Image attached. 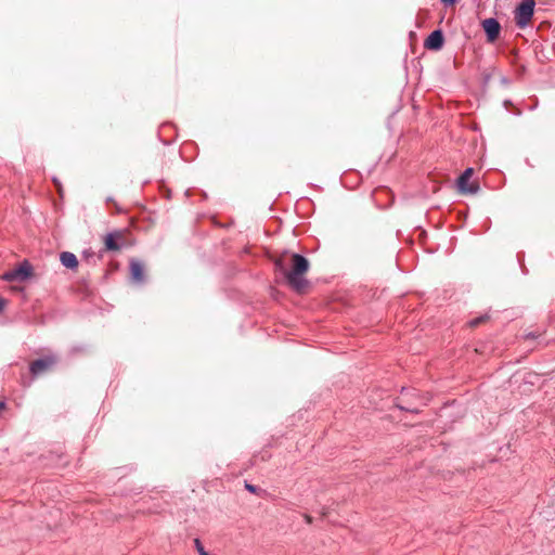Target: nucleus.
Instances as JSON below:
<instances>
[{
	"label": "nucleus",
	"instance_id": "obj_12",
	"mask_svg": "<svg viewBox=\"0 0 555 555\" xmlns=\"http://www.w3.org/2000/svg\"><path fill=\"white\" fill-rule=\"evenodd\" d=\"M487 317L486 315H482V317H479V318H475L473 320L469 321V325L472 327L474 326H477L478 324H480L481 322H483V320L486 319Z\"/></svg>",
	"mask_w": 555,
	"mask_h": 555
},
{
	"label": "nucleus",
	"instance_id": "obj_8",
	"mask_svg": "<svg viewBox=\"0 0 555 555\" xmlns=\"http://www.w3.org/2000/svg\"><path fill=\"white\" fill-rule=\"evenodd\" d=\"M131 279L137 283L144 281L143 264L139 260L130 261Z\"/></svg>",
	"mask_w": 555,
	"mask_h": 555
},
{
	"label": "nucleus",
	"instance_id": "obj_10",
	"mask_svg": "<svg viewBox=\"0 0 555 555\" xmlns=\"http://www.w3.org/2000/svg\"><path fill=\"white\" fill-rule=\"evenodd\" d=\"M121 234L119 232L108 233L105 236L104 243L107 250H119L120 245L117 243V238H119Z\"/></svg>",
	"mask_w": 555,
	"mask_h": 555
},
{
	"label": "nucleus",
	"instance_id": "obj_6",
	"mask_svg": "<svg viewBox=\"0 0 555 555\" xmlns=\"http://www.w3.org/2000/svg\"><path fill=\"white\" fill-rule=\"evenodd\" d=\"M55 363H56V358L52 357V356L35 360L30 364V372L33 375H39V374L43 373L44 371H47L48 369H50Z\"/></svg>",
	"mask_w": 555,
	"mask_h": 555
},
{
	"label": "nucleus",
	"instance_id": "obj_9",
	"mask_svg": "<svg viewBox=\"0 0 555 555\" xmlns=\"http://www.w3.org/2000/svg\"><path fill=\"white\" fill-rule=\"evenodd\" d=\"M61 263L67 268L75 270L78 267V259L75 254L70 251H63L60 255Z\"/></svg>",
	"mask_w": 555,
	"mask_h": 555
},
{
	"label": "nucleus",
	"instance_id": "obj_5",
	"mask_svg": "<svg viewBox=\"0 0 555 555\" xmlns=\"http://www.w3.org/2000/svg\"><path fill=\"white\" fill-rule=\"evenodd\" d=\"M482 28L487 35L488 41L493 42L500 35L501 25L498 20L490 17L482 21Z\"/></svg>",
	"mask_w": 555,
	"mask_h": 555
},
{
	"label": "nucleus",
	"instance_id": "obj_7",
	"mask_svg": "<svg viewBox=\"0 0 555 555\" xmlns=\"http://www.w3.org/2000/svg\"><path fill=\"white\" fill-rule=\"evenodd\" d=\"M443 34L440 29L434 30L425 40V48L429 50H440L443 46Z\"/></svg>",
	"mask_w": 555,
	"mask_h": 555
},
{
	"label": "nucleus",
	"instance_id": "obj_17",
	"mask_svg": "<svg viewBox=\"0 0 555 555\" xmlns=\"http://www.w3.org/2000/svg\"><path fill=\"white\" fill-rule=\"evenodd\" d=\"M54 183H55V185H56L57 188H60V185H59V181H57L56 179H54ZM59 192H61V189H59Z\"/></svg>",
	"mask_w": 555,
	"mask_h": 555
},
{
	"label": "nucleus",
	"instance_id": "obj_4",
	"mask_svg": "<svg viewBox=\"0 0 555 555\" xmlns=\"http://www.w3.org/2000/svg\"><path fill=\"white\" fill-rule=\"evenodd\" d=\"M473 176V168H467L460 176L457 180V186L461 193L463 194H476L479 190V185L477 182H469Z\"/></svg>",
	"mask_w": 555,
	"mask_h": 555
},
{
	"label": "nucleus",
	"instance_id": "obj_1",
	"mask_svg": "<svg viewBox=\"0 0 555 555\" xmlns=\"http://www.w3.org/2000/svg\"><path fill=\"white\" fill-rule=\"evenodd\" d=\"M289 264L291 268L287 269L283 257L274 261L275 269L283 273L289 286L297 292H301L308 285L305 274L308 272L310 263L302 255L291 254Z\"/></svg>",
	"mask_w": 555,
	"mask_h": 555
},
{
	"label": "nucleus",
	"instance_id": "obj_3",
	"mask_svg": "<svg viewBox=\"0 0 555 555\" xmlns=\"http://www.w3.org/2000/svg\"><path fill=\"white\" fill-rule=\"evenodd\" d=\"M31 267L27 261H24L18 267L5 272L2 276L3 280L8 282H23L28 280L31 276Z\"/></svg>",
	"mask_w": 555,
	"mask_h": 555
},
{
	"label": "nucleus",
	"instance_id": "obj_11",
	"mask_svg": "<svg viewBox=\"0 0 555 555\" xmlns=\"http://www.w3.org/2000/svg\"><path fill=\"white\" fill-rule=\"evenodd\" d=\"M194 546H195L196 551L198 552V555H209V553L204 548L199 539L194 540Z\"/></svg>",
	"mask_w": 555,
	"mask_h": 555
},
{
	"label": "nucleus",
	"instance_id": "obj_14",
	"mask_svg": "<svg viewBox=\"0 0 555 555\" xmlns=\"http://www.w3.org/2000/svg\"><path fill=\"white\" fill-rule=\"evenodd\" d=\"M4 306H5V300L0 298V311L3 310Z\"/></svg>",
	"mask_w": 555,
	"mask_h": 555
},
{
	"label": "nucleus",
	"instance_id": "obj_16",
	"mask_svg": "<svg viewBox=\"0 0 555 555\" xmlns=\"http://www.w3.org/2000/svg\"><path fill=\"white\" fill-rule=\"evenodd\" d=\"M5 403L3 401L0 402V410L4 409Z\"/></svg>",
	"mask_w": 555,
	"mask_h": 555
},
{
	"label": "nucleus",
	"instance_id": "obj_13",
	"mask_svg": "<svg viewBox=\"0 0 555 555\" xmlns=\"http://www.w3.org/2000/svg\"><path fill=\"white\" fill-rule=\"evenodd\" d=\"M246 489H247L248 491L253 492V493H255V492H256V487H255V486H251V485L246 483Z\"/></svg>",
	"mask_w": 555,
	"mask_h": 555
},
{
	"label": "nucleus",
	"instance_id": "obj_2",
	"mask_svg": "<svg viewBox=\"0 0 555 555\" xmlns=\"http://www.w3.org/2000/svg\"><path fill=\"white\" fill-rule=\"evenodd\" d=\"M534 0H525L516 8L515 22L519 28L528 26L534 13Z\"/></svg>",
	"mask_w": 555,
	"mask_h": 555
},
{
	"label": "nucleus",
	"instance_id": "obj_15",
	"mask_svg": "<svg viewBox=\"0 0 555 555\" xmlns=\"http://www.w3.org/2000/svg\"><path fill=\"white\" fill-rule=\"evenodd\" d=\"M444 4H453L455 0H441Z\"/></svg>",
	"mask_w": 555,
	"mask_h": 555
}]
</instances>
